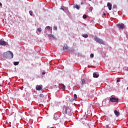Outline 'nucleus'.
Masks as SVG:
<instances>
[{
	"instance_id": "obj_2",
	"label": "nucleus",
	"mask_w": 128,
	"mask_h": 128,
	"mask_svg": "<svg viewBox=\"0 0 128 128\" xmlns=\"http://www.w3.org/2000/svg\"><path fill=\"white\" fill-rule=\"evenodd\" d=\"M4 56L8 60H11L14 58V54L10 51H8V52L4 53Z\"/></svg>"
},
{
	"instance_id": "obj_22",
	"label": "nucleus",
	"mask_w": 128,
	"mask_h": 128,
	"mask_svg": "<svg viewBox=\"0 0 128 128\" xmlns=\"http://www.w3.org/2000/svg\"><path fill=\"white\" fill-rule=\"evenodd\" d=\"M46 30H50V26H48L46 27Z\"/></svg>"
},
{
	"instance_id": "obj_15",
	"label": "nucleus",
	"mask_w": 128,
	"mask_h": 128,
	"mask_svg": "<svg viewBox=\"0 0 128 128\" xmlns=\"http://www.w3.org/2000/svg\"><path fill=\"white\" fill-rule=\"evenodd\" d=\"M75 8H76L77 10H80V6H78V5L76 4Z\"/></svg>"
},
{
	"instance_id": "obj_34",
	"label": "nucleus",
	"mask_w": 128,
	"mask_h": 128,
	"mask_svg": "<svg viewBox=\"0 0 128 128\" xmlns=\"http://www.w3.org/2000/svg\"><path fill=\"white\" fill-rule=\"evenodd\" d=\"M114 8V6H113V8Z\"/></svg>"
},
{
	"instance_id": "obj_9",
	"label": "nucleus",
	"mask_w": 128,
	"mask_h": 128,
	"mask_svg": "<svg viewBox=\"0 0 128 128\" xmlns=\"http://www.w3.org/2000/svg\"><path fill=\"white\" fill-rule=\"evenodd\" d=\"M36 32H37L38 34H40V32H42V28H37Z\"/></svg>"
},
{
	"instance_id": "obj_25",
	"label": "nucleus",
	"mask_w": 128,
	"mask_h": 128,
	"mask_svg": "<svg viewBox=\"0 0 128 128\" xmlns=\"http://www.w3.org/2000/svg\"><path fill=\"white\" fill-rule=\"evenodd\" d=\"M90 58H94V54H91L90 55Z\"/></svg>"
},
{
	"instance_id": "obj_18",
	"label": "nucleus",
	"mask_w": 128,
	"mask_h": 128,
	"mask_svg": "<svg viewBox=\"0 0 128 128\" xmlns=\"http://www.w3.org/2000/svg\"><path fill=\"white\" fill-rule=\"evenodd\" d=\"M82 18H83L86 20V18H88V16H86V14H84Z\"/></svg>"
},
{
	"instance_id": "obj_24",
	"label": "nucleus",
	"mask_w": 128,
	"mask_h": 128,
	"mask_svg": "<svg viewBox=\"0 0 128 128\" xmlns=\"http://www.w3.org/2000/svg\"><path fill=\"white\" fill-rule=\"evenodd\" d=\"M120 82V78H118L116 80V82Z\"/></svg>"
},
{
	"instance_id": "obj_1",
	"label": "nucleus",
	"mask_w": 128,
	"mask_h": 128,
	"mask_svg": "<svg viewBox=\"0 0 128 128\" xmlns=\"http://www.w3.org/2000/svg\"><path fill=\"white\" fill-rule=\"evenodd\" d=\"M63 112L66 114H68V116H72V110L70 108L64 106L63 107Z\"/></svg>"
},
{
	"instance_id": "obj_16",
	"label": "nucleus",
	"mask_w": 128,
	"mask_h": 128,
	"mask_svg": "<svg viewBox=\"0 0 128 128\" xmlns=\"http://www.w3.org/2000/svg\"><path fill=\"white\" fill-rule=\"evenodd\" d=\"M20 64V62H14V66H18V64Z\"/></svg>"
},
{
	"instance_id": "obj_21",
	"label": "nucleus",
	"mask_w": 128,
	"mask_h": 128,
	"mask_svg": "<svg viewBox=\"0 0 128 128\" xmlns=\"http://www.w3.org/2000/svg\"><path fill=\"white\" fill-rule=\"evenodd\" d=\"M40 98H44V94H40Z\"/></svg>"
},
{
	"instance_id": "obj_4",
	"label": "nucleus",
	"mask_w": 128,
	"mask_h": 128,
	"mask_svg": "<svg viewBox=\"0 0 128 128\" xmlns=\"http://www.w3.org/2000/svg\"><path fill=\"white\" fill-rule=\"evenodd\" d=\"M116 26H117V28H118L120 30H124V28H125L124 24H117L116 25Z\"/></svg>"
},
{
	"instance_id": "obj_7",
	"label": "nucleus",
	"mask_w": 128,
	"mask_h": 128,
	"mask_svg": "<svg viewBox=\"0 0 128 128\" xmlns=\"http://www.w3.org/2000/svg\"><path fill=\"white\" fill-rule=\"evenodd\" d=\"M42 85H40V86H36V90H42Z\"/></svg>"
},
{
	"instance_id": "obj_31",
	"label": "nucleus",
	"mask_w": 128,
	"mask_h": 128,
	"mask_svg": "<svg viewBox=\"0 0 128 128\" xmlns=\"http://www.w3.org/2000/svg\"><path fill=\"white\" fill-rule=\"evenodd\" d=\"M61 10H64V9L63 8H61Z\"/></svg>"
},
{
	"instance_id": "obj_14",
	"label": "nucleus",
	"mask_w": 128,
	"mask_h": 128,
	"mask_svg": "<svg viewBox=\"0 0 128 128\" xmlns=\"http://www.w3.org/2000/svg\"><path fill=\"white\" fill-rule=\"evenodd\" d=\"M60 86H61V88L63 90H66V86H64V84H61Z\"/></svg>"
},
{
	"instance_id": "obj_12",
	"label": "nucleus",
	"mask_w": 128,
	"mask_h": 128,
	"mask_svg": "<svg viewBox=\"0 0 128 128\" xmlns=\"http://www.w3.org/2000/svg\"><path fill=\"white\" fill-rule=\"evenodd\" d=\"M63 50H68V45L66 44L63 46Z\"/></svg>"
},
{
	"instance_id": "obj_6",
	"label": "nucleus",
	"mask_w": 128,
	"mask_h": 128,
	"mask_svg": "<svg viewBox=\"0 0 128 128\" xmlns=\"http://www.w3.org/2000/svg\"><path fill=\"white\" fill-rule=\"evenodd\" d=\"M110 102H118V98L112 97L110 98Z\"/></svg>"
},
{
	"instance_id": "obj_35",
	"label": "nucleus",
	"mask_w": 128,
	"mask_h": 128,
	"mask_svg": "<svg viewBox=\"0 0 128 128\" xmlns=\"http://www.w3.org/2000/svg\"><path fill=\"white\" fill-rule=\"evenodd\" d=\"M90 1L92 0H89Z\"/></svg>"
},
{
	"instance_id": "obj_13",
	"label": "nucleus",
	"mask_w": 128,
	"mask_h": 128,
	"mask_svg": "<svg viewBox=\"0 0 128 128\" xmlns=\"http://www.w3.org/2000/svg\"><path fill=\"white\" fill-rule=\"evenodd\" d=\"M84 84H86V80L84 79L81 80V84L82 86H84Z\"/></svg>"
},
{
	"instance_id": "obj_17",
	"label": "nucleus",
	"mask_w": 128,
	"mask_h": 128,
	"mask_svg": "<svg viewBox=\"0 0 128 128\" xmlns=\"http://www.w3.org/2000/svg\"><path fill=\"white\" fill-rule=\"evenodd\" d=\"M82 36H83V38H88V35L86 34H84L82 35Z\"/></svg>"
},
{
	"instance_id": "obj_3",
	"label": "nucleus",
	"mask_w": 128,
	"mask_h": 128,
	"mask_svg": "<svg viewBox=\"0 0 128 128\" xmlns=\"http://www.w3.org/2000/svg\"><path fill=\"white\" fill-rule=\"evenodd\" d=\"M94 40H96V42H98V44H104V40L98 37L94 38Z\"/></svg>"
},
{
	"instance_id": "obj_32",
	"label": "nucleus",
	"mask_w": 128,
	"mask_h": 128,
	"mask_svg": "<svg viewBox=\"0 0 128 128\" xmlns=\"http://www.w3.org/2000/svg\"><path fill=\"white\" fill-rule=\"evenodd\" d=\"M104 14V15L106 14V13H104V14Z\"/></svg>"
},
{
	"instance_id": "obj_30",
	"label": "nucleus",
	"mask_w": 128,
	"mask_h": 128,
	"mask_svg": "<svg viewBox=\"0 0 128 128\" xmlns=\"http://www.w3.org/2000/svg\"><path fill=\"white\" fill-rule=\"evenodd\" d=\"M106 128H108L109 126H108V125H106Z\"/></svg>"
},
{
	"instance_id": "obj_23",
	"label": "nucleus",
	"mask_w": 128,
	"mask_h": 128,
	"mask_svg": "<svg viewBox=\"0 0 128 128\" xmlns=\"http://www.w3.org/2000/svg\"><path fill=\"white\" fill-rule=\"evenodd\" d=\"M30 16H32V11H30L29 12Z\"/></svg>"
},
{
	"instance_id": "obj_29",
	"label": "nucleus",
	"mask_w": 128,
	"mask_h": 128,
	"mask_svg": "<svg viewBox=\"0 0 128 128\" xmlns=\"http://www.w3.org/2000/svg\"><path fill=\"white\" fill-rule=\"evenodd\" d=\"M81 4H84V2H81Z\"/></svg>"
},
{
	"instance_id": "obj_27",
	"label": "nucleus",
	"mask_w": 128,
	"mask_h": 128,
	"mask_svg": "<svg viewBox=\"0 0 128 128\" xmlns=\"http://www.w3.org/2000/svg\"><path fill=\"white\" fill-rule=\"evenodd\" d=\"M42 74H46V72H42Z\"/></svg>"
},
{
	"instance_id": "obj_28",
	"label": "nucleus",
	"mask_w": 128,
	"mask_h": 128,
	"mask_svg": "<svg viewBox=\"0 0 128 128\" xmlns=\"http://www.w3.org/2000/svg\"><path fill=\"white\" fill-rule=\"evenodd\" d=\"M89 10H92V8L90 7Z\"/></svg>"
},
{
	"instance_id": "obj_19",
	"label": "nucleus",
	"mask_w": 128,
	"mask_h": 128,
	"mask_svg": "<svg viewBox=\"0 0 128 128\" xmlns=\"http://www.w3.org/2000/svg\"><path fill=\"white\" fill-rule=\"evenodd\" d=\"M78 98V96H76V94H74V100H76Z\"/></svg>"
},
{
	"instance_id": "obj_5",
	"label": "nucleus",
	"mask_w": 128,
	"mask_h": 128,
	"mask_svg": "<svg viewBox=\"0 0 128 128\" xmlns=\"http://www.w3.org/2000/svg\"><path fill=\"white\" fill-rule=\"evenodd\" d=\"M0 46H8V43L2 40H0Z\"/></svg>"
},
{
	"instance_id": "obj_11",
	"label": "nucleus",
	"mask_w": 128,
	"mask_h": 128,
	"mask_svg": "<svg viewBox=\"0 0 128 128\" xmlns=\"http://www.w3.org/2000/svg\"><path fill=\"white\" fill-rule=\"evenodd\" d=\"M114 113L115 114L116 116L118 117V116H120V113L119 112H118V110H116L114 112Z\"/></svg>"
},
{
	"instance_id": "obj_20",
	"label": "nucleus",
	"mask_w": 128,
	"mask_h": 128,
	"mask_svg": "<svg viewBox=\"0 0 128 128\" xmlns=\"http://www.w3.org/2000/svg\"><path fill=\"white\" fill-rule=\"evenodd\" d=\"M53 30H58V27L54 26V28H53Z\"/></svg>"
},
{
	"instance_id": "obj_26",
	"label": "nucleus",
	"mask_w": 128,
	"mask_h": 128,
	"mask_svg": "<svg viewBox=\"0 0 128 128\" xmlns=\"http://www.w3.org/2000/svg\"><path fill=\"white\" fill-rule=\"evenodd\" d=\"M0 6H1V8L2 6V2H0Z\"/></svg>"
},
{
	"instance_id": "obj_33",
	"label": "nucleus",
	"mask_w": 128,
	"mask_h": 128,
	"mask_svg": "<svg viewBox=\"0 0 128 128\" xmlns=\"http://www.w3.org/2000/svg\"><path fill=\"white\" fill-rule=\"evenodd\" d=\"M126 90H128V86L126 88Z\"/></svg>"
},
{
	"instance_id": "obj_10",
	"label": "nucleus",
	"mask_w": 128,
	"mask_h": 128,
	"mask_svg": "<svg viewBox=\"0 0 128 128\" xmlns=\"http://www.w3.org/2000/svg\"><path fill=\"white\" fill-rule=\"evenodd\" d=\"M107 6H108L109 10H112V5L110 4V3L108 2L107 4Z\"/></svg>"
},
{
	"instance_id": "obj_8",
	"label": "nucleus",
	"mask_w": 128,
	"mask_h": 128,
	"mask_svg": "<svg viewBox=\"0 0 128 128\" xmlns=\"http://www.w3.org/2000/svg\"><path fill=\"white\" fill-rule=\"evenodd\" d=\"M100 76V74L96 73V72H94L93 74V77L94 78H98Z\"/></svg>"
}]
</instances>
